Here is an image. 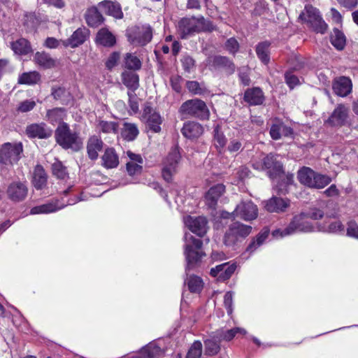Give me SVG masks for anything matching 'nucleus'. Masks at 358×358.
<instances>
[{"label":"nucleus","instance_id":"69168bd1","mask_svg":"<svg viewBox=\"0 0 358 358\" xmlns=\"http://www.w3.org/2000/svg\"><path fill=\"white\" fill-rule=\"evenodd\" d=\"M347 234L349 236L358 238V224L356 222H349L347 229Z\"/></svg>","mask_w":358,"mask_h":358},{"label":"nucleus","instance_id":"e2e57ef3","mask_svg":"<svg viewBox=\"0 0 358 358\" xmlns=\"http://www.w3.org/2000/svg\"><path fill=\"white\" fill-rule=\"evenodd\" d=\"M36 106V103L32 100H25L20 103L18 106V110L26 113L32 110Z\"/></svg>","mask_w":358,"mask_h":358},{"label":"nucleus","instance_id":"3c124183","mask_svg":"<svg viewBox=\"0 0 358 358\" xmlns=\"http://www.w3.org/2000/svg\"><path fill=\"white\" fill-rule=\"evenodd\" d=\"M125 67L130 70H138L141 67V60L131 53H127L124 57Z\"/></svg>","mask_w":358,"mask_h":358},{"label":"nucleus","instance_id":"a19ab883","mask_svg":"<svg viewBox=\"0 0 358 358\" xmlns=\"http://www.w3.org/2000/svg\"><path fill=\"white\" fill-rule=\"evenodd\" d=\"M139 131L137 126L133 123L125 122L122 129L121 135L127 141H133L138 136Z\"/></svg>","mask_w":358,"mask_h":358},{"label":"nucleus","instance_id":"13d9d810","mask_svg":"<svg viewBox=\"0 0 358 358\" xmlns=\"http://www.w3.org/2000/svg\"><path fill=\"white\" fill-rule=\"evenodd\" d=\"M120 59V53L117 52H114L110 55L107 61L106 62V66L108 69L111 70L114 68L117 64Z\"/></svg>","mask_w":358,"mask_h":358},{"label":"nucleus","instance_id":"c756f323","mask_svg":"<svg viewBox=\"0 0 358 358\" xmlns=\"http://www.w3.org/2000/svg\"><path fill=\"white\" fill-rule=\"evenodd\" d=\"M101 159L102 165L106 169H113L119 164V157L112 148L106 149Z\"/></svg>","mask_w":358,"mask_h":358},{"label":"nucleus","instance_id":"4be33fe9","mask_svg":"<svg viewBox=\"0 0 358 358\" xmlns=\"http://www.w3.org/2000/svg\"><path fill=\"white\" fill-rule=\"evenodd\" d=\"M332 87L336 94L344 97L351 92L352 85L350 79L342 76L334 80Z\"/></svg>","mask_w":358,"mask_h":358},{"label":"nucleus","instance_id":"79ce46f5","mask_svg":"<svg viewBox=\"0 0 358 358\" xmlns=\"http://www.w3.org/2000/svg\"><path fill=\"white\" fill-rule=\"evenodd\" d=\"M269 47L270 43L268 41L259 43L256 47L257 55L264 64H267L270 60Z\"/></svg>","mask_w":358,"mask_h":358},{"label":"nucleus","instance_id":"a878e982","mask_svg":"<svg viewBox=\"0 0 358 358\" xmlns=\"http://www.w3.org/2000/svg\"><path fill=\"white\" fill-rule=\"evenodd\" d=\"M99 9L107 15H111L117 19L123 17L120 5L110 1H103L99 4Z\"/></svg>","mask_w":358,"mask_h":358},{"label":"nucleus","instance_id":"ddd939ff","mask_svg":"<svg viewBox=\"0 0 358 358\" xmlns=\"http://www.w3.org/2000/svg\"><path fill=\"white\" fill-rule=\"evenodd\" d=\"M28 194V187L26 182L13 181L8 185L6 195L14 201L20 202L25 199Z\"/></svg>","mask_w":358,"mask_h":358},{"label":"nucleus","instance_id":"2eb2a0df","mask_svg":"<svg viewBox=\"0 0 358 358\" xmlns=\"http://www.w3.org/2000/svg\"><path fill=\"white\" fill-rule=\"evenodd\" d=\"M234 213L236 217L250 221L257 217L258 209L252 201H243L236 206Z\"/></svg>","mask_w":358,"mask_h":358},{"label":"nucleus","instance_id":"338daca9","mask_svg":"<svg viewBox=\"0 0 358 358\" xmlns=\"http://www.w3.org/2000/svg\"><path fill=\"white\" fill-rule=\"evenodd\" d=\"M13 68L10 66L9 61L6 59H0V77L6 72H11Z\"/></svg>","mask_w":358,"mask_h":358},{"label":"nucleus","instance_id":"6e6552de","mask_svg":"<svg viewBox=\"0 0 358 358\" xmlns=\"http://www.w3.org/2000/svg\"><path fill=\"white\" fill-rule=\"evenodd\" d=\"M180 159L181 155L178 147L172 148L167 156L164 159L162 176L166 182H171L173 176L177 173Z\"/></svg>","mask_w":358,"mask_h":358},{"label":"nucleus","instance_id":"6e6d98bb","mask_svg":"<svg viewBox=\"0 0 358 358\" xmlns=\"http://www.w3.org/2000/svg\"><path fill=\"white\" fill-rule=\"evenodd\" d=\"M202 353V344L196 341L193 343L189 349L186 358H199Z\"/></svg>","mask_w":358,"mask_h":358},{"label":"nucleus","instance_id":"37998d69","mask_svg":"<svg viewBox=\"0 0 358 358\" xmlns=\"http://www.w3.org/2000/svg\"><path fill=\"white\" fill-rule=\"evenodd\" d=\"M269 231L268 229L262 230L256 237L252 239L249 245L248 246L246 251L252 253L255 252L259 246H261L266 239L268 238Z\"/></svg>","mask_w":358,"mask_h":358},{"label":"nucleus","instance_id":"f704fd0d","mask_svg":"<svg viewBox=\"0 0 358 358\" xmlns=\"http://www.w3.org/2000/svg\"><path fill=\"white\" fill-rule=\"evenodd\" d=\"M13 52L20 55H25L32 51L29 42L25 38H20L10 43Z\"/></svg>","mask_w":358,"mask_h":358},{"label":"nucleus","instance_id":"603ef678","mask_svg":"<svg viewBox=\"0 0 358 358\" xmlns=\"http://www.w3.org/2000/svg\"><path fill=\"white\" fill-rule=\"evenodd\" d=\"M186 87L189 92L196 95H202L207 92V89L203 84H200L197 81H187Z\"/></svg>","mask_w":358,"mask_h":358},{"label":"nucleus","instance_id":"9d476101","mask_svg":"<svg viewBox=\"0 0 358 358\" xmlns=\"http://www.w3.org/2000/svg\"><path fill=\"white\" fill-rule=\"evenodd\" d=\"M205 20L200 17H185L181 19L178 25V31L182 38H187L195 33L204 30Z\"/></svg>","mask_w":358,"mask_h":358},{"label":"nucleus","instance_id":"a18cd8bd","mask_svg":"<svg viewBox=\"0 0 358 358\" xmlns=\"http://www.w3.org/2000/svg\"><path fill=\"white\" fill-rule=\"evenodd\" d=\"M66 116V110L62 108H56L47 112V117L52 123L59 122L60 124Z\"/></svg>","mask_w":358,"mask_h":358},{"label":"nucleus","instance_id":"9b49d317","mask_svg":"<svg viewBox=\"0 0 358 358\" xmlns=\"http://www.w3.org/2000/svg\"><path fill=\"white\" fill-rule=\"evenodd\" d=\"M22 152L21 143H5L0 149V163L4 164H13L20 159V155Z\"/></svg>","mask_w":358,"mask_h":358},{"label":"nucleus","instance_id":"c03bdc74","mask_svg":"<svg viewBox=\"0 0 358 358\" xmlns=\"http://www.w3.org/2000/svg\"><path fill=\"white\" fill-rule=\"evenodd\" d=\"M213 64L217 67L225 69L229 73H233L235 71L234 64L226 57H215L213 59Z\"/></svg>","mask_w":358,"mask_h":358},{"label":"nucleus","instance_id":"20e7f679","mask_svg":"<svg viewBox=\"0 0 358 358\" xmlns=\"http://www.w3.org/2000/svg\"><path fill=\"white\" fill-rule=\"evenodd\" d=\"M184 238L185 241L184 253L187 260L186 271H188L201 259L204 253L200 250L203 245L201 240L187 234H185Z\"/></svg>","mask_w":358,"mask_h":358},{"label":"nucleus","instance_id":"4d7b16f0","mask_svg":"<svg viewBox=\"0 0 358 358\" xmlns=\"http://www.w3.org/2000/svg\"><path fill=\"white\" fill-rule=\"evenodd\" d=\"M227 143V138L224 134L220 132L219 127L217 126L214 129V144L217 148L223 149Z\"/></svg>","mask_w":358,"mask_h":358},{"label":"nucleus","instance_id":"7ed1b4c3","mask_svg":"<svg viewBox=\"0 0 358 358\" xmlns=\"http://www.w3.org/2000/svg\"><path fill=\"white\" fill-rule=\"evenodd\" d=\"M298 179L301 184L316 189L324 188L331 182L329 176L317 173L308 167L299 171Z\"/></svg>","mask_w":358,"mask_h":358},{"label":"nucleus","instance_id":"bb28decb","mask_svg":"<svg viewBox=\"0 0 358 358\" xmlns=\"http://www.w3.org/2000/svg\"><path fill=\"white\" fill-rule=\"evenodd\" d=\"M103 142L100 138L96 136H91L87 141V150L89 157L92 159H96L99 156V152L102 150Z\"/></svg>","mask_w":358,"mask_h":358},{"label":"nucleus","instance_id":"f03ea898","mask_svg":"<svg viewBox=\"0 0 358 358\" xmlns=\"http://www.w3.org/2000/svg\"><path fill=\"white\" fill-rule=\"evenodd\" d=\"M298 20L320 34H324L328 27L322 20L319 10L311 4L305 6L304 9L299 15Z\"/></svg>","mask_w":358,"mask_h":358},{"label":"nucleus","instance_id":"6ab92c4d","mask_svg":"<svg viewBox=\"0 0 358 358\" xmlns=\"http://www.w3.org/2000/svg\"><path fill=\"white\" fill-rule=\"evenodd\" d=\"M234 264L224 263L210 269V275L217 278V280L224 281L229 279L236 270Z\"/></svg>","mask_w":358,"mask_h":358},{"label":"nucleus","instance_id":"aec40b11","mask_svg":"<svg viewBox=\"0 0 358 358\" xmlns=\"http://www.w3.org/2000/svg\"><path fill=\"white\" fill-rule=\"evenodd\" d=\"M89 36V31L86 28H78L76 29L70 38L62 41L64 47L76 48L82 45Z\"/></svg>","mask_w":358,"mask_h":358},{"label":"nucleus","instance_id":"c85d7f7f","mask_svg":"<svg viewBox=\"0 0 358 358\" xmlns=\"http://www.w3.org/2000/svg\"><path fill=\"white\" fill-rule=\"evenodd\" d=\"M244 99L250 105H260L264 100L263 92L259 87H253L245 91Z\"/></svg>","mask_w":358,"mask_h":358},{"label":"nucleus","instance_id":"0eeeda50","mask_svg":"<svg viewBox=\"0 0 358 358\" xmlns=\"http://www.w3.org/2000/svg\"><path fill=\"white\" fill-rule=\"evenodd\" d=\"M128 41L134 46H144L152 38V30L150 25L134 26L127 29Z\"/></svg>","mask_w":358,"mask_h":358},{"label":"nucleus","instance_id":"de8ad7c7","mask_svg":"<svg viewBox=\"0 0 358 358\" xmlns=\"http://www.w3.org/2000/svg\"><path fill=\"white\" fill-rule=\"evenodd\" d=\"M118 125L114 122L99 121L96 129L99 131L104 134H117Z\"/></svg>","mask_w":358,"mask_h":358},{"label":"nucleus","instance_id":"bf43d9fd","mask_svg":"<svg viewBox=\"0 0 358 358\" xmlns=\"http://www.w3.org/2000/svg\"><path fill=\"white\" fill-rule=\"evenodd\" d=\"M181 62L184 70L187 72H189L195 66V62L194 59L189 55L183 56L181 59Z\"/></svg>","mask_w":358,"mask_h":358},{"label":"nucleus","instance_id":"58836bf2","mask_svg":"<svg viewBox=\"0 0 358 358\" xmlns=\"http://www.w3.org/2000/svg\"><path fill=\"white\" fill-rule=\"evenodd\" d=\"M237 334L245 335L246 334V331L245 329L240 327H236L227 331L220 330L216 332L215 337L218 339L219 341L222 340L229 341L234 338Z\"/></svg>","mask_w":358,"mask_h":358},{"label":"nucleus","instance_id":"2f4dec72","mask_svg":"<svg viewBox=\"0 0 358 358\" xmlns=\"http://www.w3.org/2000/svg\"><path fill=\"white\" fill-rule=\"evenodd\" d=\"M96 42L106 47H111L115 45L116 39L108 29L103 28L97 33Z\"/></svg>","mask_w":358,"mask_h":358},{"label":"nucleus","instance_id":"1a4fd4ad","mask_svg":"<svg viewBox=\"0 0 358 358\" xmlns=\"http://www.w3.org/2000/svg\"><path fill=\"white\" fill-rule=\"evenodd\" d=\"M180 159L181 155L178 147L172 148L167 156L164 159L162 176L166 182H171L173 176L177 173Z\"/></svg>","mask_w":358,"mask_h":358},{"label":"nucleus","instance_id":"b1692460","mask_svg":"<svg viewBox=\"0 0 358 358\" xmlns=\"http://www.w3.org/2000/svg\"><path fill=\"white\" fill-rule=\"evenodd\" d=\"M181 132L182 135L189 139L199 138L203 132V128L198 122L189 121L184 124Z\"/></svg>","mask_w":358,"mask_h":358},{"label":"nucleus","instance_id":"39448f33","mask_svg":"<svg viewBox=\"0 0 358 358\" xmlns=\"http://www.w3.org/2000/svg\"><path fill=\"white\" fill-rule=\"evenodd\" d=\"M179 113L184 116L196 117L199 120H208L210 111L206 103L199 99L185 101L179 108Z\"/></svg>","mask_w":358,"mask_h":358},{"label":"nucleus","instance_id":"473e14b6","mask_svg":"<svg viewBox=\"0 0 358 358\" xmlns=\"http://www.w3.org/2000/svg\"><path fill=\"white\" fill-rule=\"evenodd\" d=\"M85 17L86 22L90 27H97L103 21V16L96 7L89 8L86 11Z\"/></svg>","mask_w":358,"mask_h":358},{"label":"nucleus","instance_id":"7c9ffc66","mask_svg":"<svg viewBox=\"0 0 358 358\" xmlns=\"http://www.w3.org/2000/svg\"><path fill=\"white\" fill-rule=\"evenodd\" d=\"M36 64L43 69H51L55 66L56 61L45 52H37L34 57Z\"/></svg>","mask_w":358,"mask_h":358},{"label":"nucleus","instance_id":"cd10ccee","mask_svg":"<svg viewBox=\"0 0 358 358\" xmlns=\"http://www.w3.org/2000/svg\"><path fill=\"white\" fill-rule=\"evenodd\" d=\"M293 134V130L291 127L286 126L282 122H277L272 124L270 129V135L273 140H278L282 136H290Z\"/></svg>","mask_w":358,"mask_h":358},{"label":"nucleus","instance_id":"5701e85b","mask_svg":"<svg viewBox=\"0 0 358 358\" xmlns=\"http://www.w3.org/2000/svg\"><path fill=\"white\" fill-rule=\"evenodd\" d=\"M129 161L127 162V171L130 176L140 174L143 169V159L140 155L131 151L127 152Z\"/></svg>","mask_w":358,"mask_h":358},{"label":"nucleus","instance_id":"5fc2aeb1","mask_svg":"<svg viewBox=\"0 0 358 358\" xmlns=\"http://www.w3.org/2000/svg\"><path fill=\"white\" fill-rule=\"evenodd\" d=\"M205 353L208 356H213L220 351V345L212 339H207L204 341Z\"/></svg>","mask_w":358,"mask_h":358},{"label":"nucleus","instance_id":"f3484780","mask_svg":"<svg viewBox=\"0 0 358 358\" xmlns=\"http://www.w3.org/2000/svg\"><path fill=\"white\" fill-rule=\"evenodd\" d=\"M143 117L146 120L148 128L154 132L161 131L162 118L151 106L146 105L143 109Z\"/></svg>","mask_w":358,"mask_h":358},{"label":"nucleus","instance_id":"4468645a","mask_svg":"<svg viewBox=\"0 0 358 358\" xmlns=\"http://www.w3.org/2000/svg\"><path fill=\"white\" fill-rule=\"evenodd\" d=\"M184 222L192 232L199 236H204L208 228V221L203 216L194 217L187 215L184 218Z\"/></svg>","mask_w":358,"mask_h":358},{"label":"nucleus","instance_id":"680f3d73","mask_svg":"<svg viewBox=\"0 0 358 358\" xmlns=\"http://www.w3.org/2000/svg\"><path fill=\"white\" fill-rule=\"evenodd\" d=\"M242 143L238 139H231L227 146V150L231 152H237L242 150Z\"/></svg>","mask_w":358,"mask_h":358},{"label":"nucleus","instance_id":"774afa93","mask_svg":"<svg viewBox=\"0 0 358 358\" xmlns=\"http://www.w3.org/2000/svg\"><path fill=\"white\" fill-rule=\"evenodd\" d=\"M224 306L227 309V312L229 314H231L232 312V303H233V294L230 292H227L224 296Z\"/></svg>","mask_w":358,"mask_h":358},{"label":"nucleus","instance_id":"49530a36","mask_svg":"<svg viewBox=\"0 0 358 358\" xmlns=\"http://www.w3.org/2000/svg\"><path fill=\"white\" fill-rule=\"evenodd\" d=\"M231 226L241 241L248 236L252 231V227L250 226L238 222L231 224Z\"/></svg>","mask_w":358,"mask_h":358},{"label":"nucleus","instance_id":"f8f14e48","mask_svg":"<svg viewBox=\"0 0 358 358\" xmlns=\"http://www.w3.org/2000/svg\"><path fill=\"white\" fill-rule=\"evenodd\" d=\"M253 166L257 169H266L271 178H276L280 176L283 173L282 164L277 160L276 157L269 154L266 155L262 160L261 164H255Z\"/></svg>","mask_w":358,"mask_h":358},{"label":"nucleus","instance_id":"dca6fc26","mask_svg":"<svg viewBox=\"0 0 358 358\" xmlns=\"http://www.w3.org/2000/svg\"><path fill=\"white\" fill-rule=\"evenodd\" d=\"M349 114V108L344 104H338L331 115L329 116L327 122L331 126H343L348 120Z\"/></svg>","mask_w":358,"mask_h":358},{"label":"nucleus","instance_id":"412c9836","mask_svg":"<svg viewBox=\"0 0 358 358\" xmlns=\"http://www.w3.org/2000/svg\"><path fill=\"white\" fill-rule=\"evenodd\" d=\"M289 206V200L273 196L265 201L264 208L271 213H282Z\"/></svg>","mask_w":358,"mask_h":358},{"label":"nucleus","instance_id":"8fccbe9b","mask_svg":"<svg viewBox=\"0 0 358 358\" xmlns=\"http://www.w3.org/2000/svg\"><path fill=\"white\" fill-rule=\"evenodd\" d=\"M187 283L191 292H199L203 286L202 279L196 275H189Z\"/></svg>","mask_w":358,"mask_h":358},{"label":"nucleus","instance_id":"a211bd4d","mask_svg":"<svg viewBox=\"0 0 358 358\" xmlns=\"http://www.w3.org/2000/svg\"><path fill=\"white\" fill-rule=\"evenodd\" d=\"M26 134L29 138H48L52 134V130L45 123L31 124L27 127Z\"/></svg>","mask_w":358,"mask_h":358},{"label":"nucleus","instance_id":"e433bc0d","mask_svg":"<svg viewBox=\"0 0 358 358\" xmlns=\"http://www.w3.org/2000/svg\"><path fill=\"white\" fill-rule=\"evenodd\" d=\"M64 207V205L59 206L57 202H50L38 206H35L31 209V214L36 215L40 213H50L60 210Z\"/></svg>","mask_w":358,"mask_h":358},{"label":"nucleus","instance_id":"0e129e2a","mask_svg":"<svg viewBox=\"0 0 358 358\" xmlns=\"http://www.w3.org/2000/svg\"><path fill=\"white\" fill-rule=\"evenodd\" d=\"M286 83L290 88H293L294 86L299 83V78L293 75L292 73H286L285 75Z\"/></svg>","mask_w":358,"mask_h":358},{"label":"nucleus","instance_id":"4c0bfd02","mask_svg":"<svg viewBox=\"0 0 358 358\" xmlns=\"http://www.w3.org/2000/svg\"><path fill=\"white\" fill-rule=\"evenodd\" d=\"M41 80V75L37 71L23 73L18 77L17 83L21 85H35Z\"/></svg>","mask_w":358,"mask_h":358},{"label":"nucleus","instance_id":"72a5a7b5","mask_svg":"<svg viewBox=\"0 0 358 358\" xmlns=\"http://www.w3.org/2000/svg\"><path fill=\"white\" fill-rule=\"evenodd\" d=\"M121 77L123 84L133 92L139 87V78L136 73L125 71L122 73Z\"/></svg>","mask_w":358,"mask_h":358},{"label":"nucleus","instance_id":"ea45409f","mask_svg":"<svg viewBox=\"0 0 358 358\" xmlns=\"http://www.w3.org/2000/svg\"><path fill=\"white\" fill-rule=\"evenodd\" d=\"M331 43L337 50H341L345 46V36L338 29L335 28L331 34Z\"/></svg>","mask_w":358,"mask_h":358},{"label":"nucleus","instance_id":"c9c22d12","mask_svg":"<svg viewBox=\"0 0 358 358\" xmlns=\"http://www.w3.org/2000/svg\"><path fill=\"white\" fill-rule=\"evenodd\" d=\"M47 183V176L41 165H37L34 171L33 185L38 189H43Z\"/></svg>","mask_w":358,"mask_h":358},{"label":"nucleus","instance_id":"423d86ee","mask_svg":"<svg viewBox=\"0 0 358 358\" xmlns=\"http://www.w3.org/2000/svg\"><path fill=\"white\" fill-rule=\"evenodd\" d=\"M308 215L301 213L293 217L287 227L285 229H276L272 232V235L275 238H282L289 236L297 232H308L311 231L313 227L306 220Z\"/></svg>","mask_w":358,"mask_h":358},{"label":"nucleus","instance_id":"393cba45","mask_svg":"<svg viewBox=\"0 0 358 358\" xmlns=\"http://www.w3.org/2000/svg\"><path fill=\"white\" fill-rule=\"evenodd\" d=\"M225 191V186L222 184H217L208 191L206 194V202L209 208H215L217 200Z\"/></svg>","mask_w":358,"mask_h":358},{"label":"nucleus","instance_id":"864d4df0","mask_svg":"<svg viewBox=\"0 0 358 358\" xmlns=\"http://www.w3.org/2000/svg\"><path fill=\"white\" fill-rule=\"evenodd\" d=\"M52 171L53 175L59 179L64 180L68 177L66 167L59 161H57L52 164Z\"/></svg>","mask_w":358,"mask_h":358},{"label":"nucleus","instance_id":"09e8293b","mask_svg":"<svg viewBox=\"0 0 358 358\" xmlns=\"http://www.w3.org/2000/svg\"><path fill=\"white\" fill-rule=\"evenodd\" d=\"M241 240L238 235L234 231V229L230 225L229 229L226 231L223 238L224 244L228 247L235 246Z\"/></svg>","mask_w":358,"mask_h":358},{"label":"nucleus","instance_id":"f257e3e1","mask_svg":"<svg viewBox=\"0 0 358 358\" xmlns=\"http://www.w3.org/2000/svg\"><path fill=\"white\" fill-rule=\"evenodd\" d=\"M56 142L64 149L78 151L83 147V141L78 133L71 130L66 122H61L55 132Z\"/></svg>","mask_w":358,"mask_h":358},{"label":"nucleus","instance_id":"052dcab7","mask_svg":"<svg viewBox=\"0 0 358 358\" xmlns=\"http://www.w3.org/2000/svg\"><path fill=\"white\" fill-rule=\"evenodd\" d=\"M225 47L230 53L234 55L239 49V44L234 38H230L227 41Z\"/></svg>","mask_w":358,"mask_h":358}]
</instances>
